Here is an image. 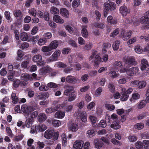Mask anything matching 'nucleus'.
<instances>
[{
  "mask_svg": "<svg viewBox=\"0 0 149 149\" xmlns=\"http://www.w3.org/2000/svg\"><path fill=\"white\" fill-rule=\"evenodd\" d=\"M115 67L117 68H123V65L120 61H115L114 63Z\"/></svg>",
  "mask_w": 149,
  "mask_h": 149,
  "instance_id": "de8ad7c7",
  "label": "nucleus"
},
{
  "mask_svg": "<svg viewBox=\"0 0 149 149\" xmlns=\"http://www.w3.org/2000/svg\"><path fill=\"white\" fill-rule=\"evenodd\" d=\"M128 139L129 141L132 142H134L136 141L137 140V137L134 135H130L128 136Z\"/></svg>",
  "mask_w": 149,
  "mask_h": 149,
  "instance_id": "603ef678",
  "label": "nucleus"
},
{
  "mask_svg": "<svg viewBox=\"0 0 149 149\" xmlns=\"http://www.w3.org/2000/svg\"><path fill=\"white\" fill-rule=\"evenodd\" d=\"M54 130L49 129L46 131L44 134V137L47 139L52 138L53 135Z\"/></svg>",
  "mask_w": 149,
  "mask_h": 149,
  "instance_id": "9b49d317",
  "label": "nucleus"
},
{
  "mask_svg": "<svg viewBox=\"0 0 149 149\" xmlns=\"http://www.w3.org/2000/svg\"><path fill=\"white\" fill-rule=\"evenodd\" d=\"M78 116H80L83 122H85L87 121L86 114L85 111H79L78 113Z\"/></svg>",
  "mask_w": 149,
  "mask_h": 149,
  "instance_id": "2eb2a0df",
  "label": "nucleus"
},
{
  "mask_svg": "<svg viewBox=\"0 0 149 149\" xmlns=\"http://www.w3.org/2000/svg\"><path fill=\"white\" fill-rule=\"evenodd\" d=\"M66 81L68 83L73 84H75L80 81L77 77L71 75H69L67 77Z\"/></svg>",
  "mask_w": 149,
  "mask_h": 149,
  "instance_id": "0eeeda50",
  "label": "nucleus"
},
{
  "mask_svg": "<svg viewBox=\"0 0 149 149\" xmlns=\"http://www.w3.org/2000/svg\"><path fill=\"white\" fill-rule=\"evenodd\" d=\"M111 142L113 144L116 145L120 146L122 145V143L121 142L114 138L112 139L111 140Z\"/></svg>",
  "mask_w": 149,
  "mask_h": 149,
  "instance_id": "0e129e2a",
  "label": "nucleus"
},
{
  "mask_svg": "<svg viewBox=\"0 0 149 149\" xmlns=\"http://www.w3.org/2000/svg\"><path fill=\"white\" fill-rule=\"evenodd\" d=\"M112 124L111 125V127L114 130H117L120 127L119 125V122L117 121H113L111 122Z\"/></svg>",
  "mask_w": 149,
  "mask_h": 149,
  "instance_id": "a211bd4d",
  "label": "nucleus"
},
{
  "mask_svg": "<svg viewBox=\"0 0 149 149\" xmlns=\"http://www.w3.org/2000/svg\"><path fill=\"white\" fill-rule=\"evenodd\" d=\"M50 11L51 13L53 14H57L59 13V10L54 7H52L50 9Z\"/></svg>",
  "mask_w": 149,
  "mask_h": 149,
  "instance_id": "c03bdc74",
  "label": "nucleus"
},
{
  "mask_svg": "<svg viewBox=\"0 0 149 149\" xmlns=\"http://www.w3.org/2000/svg\"><path fill=\"white\" fill-rule=\"evenodd\" d=\"M80 0H74L72 3V6L74 8L78 7L80 4Z\"/></svg>",
  "mask_w": 149,
  "mask_h": 149,
  "instance_id": "e433bc0d",
  "label": "nucleus"
},
{
  "mask_svg": "<svg viewBox=\"0 0 149 149\" xmlns=\"http://www.w3.org/2000/svg\"><path fill=\"white\" fill-rule=\"evenodd\" d=\"M42 18L46 21H48L49 20V14L47 12H45L44 13Z\"/></svg>",
  "mask_w": 149,
  "mask_h": 149,
  "instance_id": "e2e57ef3",
  "label": "nucleus"
},
{
  "mask_svg": "<svg viewBox=\"0 0 149 149\" xmlns=\"http://www.w3.org/2000/svg\"><path fill=\"white\" fill-rule=\"evenodd\" d=\"M143 127L144 125L142 123H138L135 125V128L139 130H140L143 128Z\"/></svg>",
  "mask_w": 149,
  "mask_h": 149,
  "instance_id": "69168bd1",
  "label": "nucleus"
},
{
  "mask_svg": "<svg viewBox=\"0 0 149 149\" xmlns=\"http://www.w3.org/2000/svg\"><path fill=\"white\" fill-rule=\"evenodd\" d=\"M94 58L95 59L94 60V63L95 65H97V66L99 64L100 62L101 61V58L100 56L98 55H96Z\"/></svg>",
  "mask_w": 149,
  "mask_h": 149,
  "instance_id": "4c0bfd02",
  "label": "nucleus"
},
{
  "mask_svg": "<svg viewBox=\"0 0 149 149\" xmlns=\"http://www.w3.org/2000/svg\"><path fill=\"white\" fill-rule=\"evenodd\" d=\"M75 91L73 89H67L64 91V94L66 95H69L68 100L69 101L74 100L77 97V95L75 94Z\"/></svg>",
  "mask_w": 149,
  "mask_h": 149,
  "instance_id": "f03ea898",
  "label": "nucleus"
},
{
  "mask_svg": "<svg viewBox=\"0 0 149 149\" xmlns=\"http://www.w3.org/2000/svg\"><path fill=\"white\" fill-rule=\"evenodd\" d=\"M79 129V127L77 123H72L69 125V130L73 132H76Z\"/></svg>",
  "mask_w": 149,
  "mask_h": 149,
  "instance_id": "4468645a",
  "label": "nucleus"
},
{
  "mask_svg": "<svg viewBox=\"0 0 149 149\" xmlns=\"http://www.w3.org/2000/svg\"><path fill=\"white\" fill-rule=\"evenodd\" d=\"M147 12L145 15L142 16L140 19V22L143 24H149V15L147 14Z\"/></svg>",
  "mask_w": 149,
  "mask_h": 149,
  "instance_id": "f8f14e48",
  "label": "nucleus"
},
{
  "mask_svg": "<svg viewBox=\"0 0 149 149\" xmlns=\"http://www.w3.org/2000/svg\"><path fill=\"white\" fill-rule=\"evenodd\" d=\"M38 118L39 122H42L46 120L47 118L46 115L45 113H40L38 115Z\"/></svg>",
  "mask_w": 149,
  "mask_h": 149,
  "instance_id": "393cba45",
  "label": "nucleus"
},
{
  "mask_svg": "<svg viewBox=\"0 0 149 149\" xmlns=\"http://www.w3.org/2000/svg\"><path fill=\"white\" fill-rule=\"evenodd\" d=\"M21 79L23 80L29 81L33 80V79L31 76L26 73H23L21 75Z\"/></svg>",
  "mask_w": 149,
  "mask_h": 149,
  "instance_id": "ddd939ff",
  "label": "nucleus"
},
{
  "mask_svg": "<svg viewBox=\"0 0 149 149\" xmlns=\"http://www.w3.org/2000/svg\"><path fill=\"white\" fill-rule=\"evenodd\" d=\"M14 15L16 17L21 19L23 17V15L21 11L19 10H15L13 13Z\"/></svg>",
  "mask_w": 149,
  "mask_h": 149,
  "instance_id": "bb28decb",
  "label": "nucleus"
},
{
  "mask_svg": "<svg viewBox=\"0 0 149 149\" xmlns=\"http://www.w3.org/2000/svg\"><path fill=\"white\" fill-rule=\"evenodd\" d=\"M20 38L22 41H25L28 39V36L26 33L22 32L20 34Z\"/></svg>",
  "mask_w": 149,
  "mask_h": 149,
  "instance_id": "473e14b6",
  "label": "nucleus"
},
{
  "mask_svg": "<svg viewBox=\"0 0 149 149\" xmlns=\"http://www.w3.org/2000/svg\"><path fill=\"white\" fill-rule=\"evenodd\" d=\"M121 92L120 93L122 95L120 97V100L122 101H126L129 97V94L131 93L133 90L131 88H129L126 90L125 88L121 89Z\"/></svg>",
  "mask_w": 149,
  "mask_h": 149,
  "instance_id": "f257e3e1",
  "label": "nucleus"
},
{
  "mask_svg": "<svg viewBox=\"0 0 149 149\" xmlns=\"http://www.w3.org/2000/svg\"><path fill=\"white\" fill-rule=\"evenodd\" d=\"M95 130L93 129L88 130L87 132V134H88V136L89 137H92L95 135Z\"/></svg>",
  "mask_w": 149,
  "mask_h": 149,
  "instance_id": "f704fd0d",
  "label": "nucleus"
},
{
  "mask_svg": "<svg viewBox=\"0 0 149 149\" xmlns=\"http://www.w3.org/2000/svg\"><path fill=\"white\" fill-rule=\"evenodd\" d=\"M49 122L52 123L53 125L55 127H59L61 124V122L60 120L54 119L49 120Z\"/></svg>",
  "mask_w": 149,
  "mask_h": 149,
  "instance_id": "4be33fe9",
  "label": "nucleus"
},
{
  "mask_svg": "<svg viewBox=\"0 0 149 149\" xmlns=\"http://www.w3.org/2000/svg\"><path fill=\"white\" fill-rule=\"evenodd\" d=\"M103 145V142L99 141H97V142L95 143V147L97 149H100L102 146Z\"/></svg>",
  "mask_w": 149,
  "mask_h": 149,
  "instance_id": "09e8293b",
  "label": "nucleus"
},
{
  "mask_svg": "<svg viewBox=\"0 0 149 149\" xmlns=\"http://www.w3.org/2000/svg\"><path fill=\"white\" fill-rule=\"evenodd\" d=\"M21 109L22 112L27 115H29L30 113L35 110V108L31 106H28L25 104L23 105L21 107Z\"/></svg>",
  "mask_w": 149,
  "mask_h": 149,
  "instance_id": "423d86ee",
  "label": "nucleus"
},
{
  "mask_svg": "<svg viewBox=\"0 0 149 149\" xmlns=\"http://www.w3.org/2000/svg\"><path fill=\"white\" fill-rule=\"evenodd\" d=\"M81 33L82 36L86 38L88 36V33L85 27L83 28L82 29Z\"/></svg>",
  "mask_w": 149,
  "mask_h": 149,
  "instance_id": "49530a36",
  "label": "nucleus"
},
{
  "mask_svg": "<svg viewBox=\"0 0 149 149\" xmlns=\"http://www.w3.org/2000/svg\"><path fill=\"white\" fill-rule=\"evenodd\" d=\"M105 107L109 111L113 110L115 108V107L114 105L109 104H105Z\"/></svg>",
  "mask_w": 149,
  "mask_h": 149,
  "instance_id": "79ce46f5",
  "label": "nucleus"
},
{
  "mask_svg": "<svg viewBox=\"0 0 149 149\" xmlns=\"http://www.w3.org/2000/svg\"><path fill=\"white\" fill-rule=\"evenodd\" d=\"M136 148L138 149H141L143 148V145L142 143L140 141H138L135 143Z\"/></svg>",
  "mask_w": 149,
  "mask_h": 149,
  "instance_id": "bf43d9fd",
  "label": "nucleus"
},
{
  "mask_svg": "<svg viewBox=\"0 0 149 149\" xmlns=\"http://www.w3.org/2000/svg\"><path fill=\"white\" fill-rule=\"evenodd\" d=\"M132 34V31H130L128 32H126L123 30L121 32V36L124 40H127L130 38Z\"/></svg>",
  "mask_w": 149,
  "mask_h": 149,
  "instance_id": "1a4fd4ad",
  "label": "nucleus"
},
{
  "mask_svg": "<svg viewBox=\"0 0 149 149\" xmlns=\"http://www.w3.org/2000/svg\"><path fill=\"white\" fill-rule=\"evenodd\" d=\"M94 25L95 27L100 29H103L105 26L102 23H96L94 24Z\"/></svg>",
  "mask_w": 149,
  "mask_h": 149,
  "instance_id": "052dcab7",
  "label": "nucleus"
},
{
  "mask_svg": "<svg viewBox=\"0 0 149 149\" xmlns=\"http://www.w3.org/2000/svg\"><path fill=\"white\" fill-rule=\"evenodd\" d=\"M61 54L60 50L55 51L52 54L53 57L55 60H57Z\"/></svg>",
  "mask_w": 149,
  "mask_h": 149,
  "instance_id": "58836bf2",
  "label": "nucleus"
},
{
  "mask_svg": "<svg viewBox=\"0 0 149 149\" xmlns=\"http://www.w3.org/2000/svg\"><path fill=\"white\" fill-rule=\"evenodd\" d=\"M29 14L34 17H36L37 15V11L34 8H32L29 11Z\"/></svg>",
  "mask_w": 149,
  "mask_h": 149,
  "instance_id": "13d9d810",
  "label": "nucleus"
},
{
  "mask_svg": "<svg viewBox=\"0 0 149 149\" xmlns=\"http://www.w3.org/2000/svg\"><path fill=\"white\" fill-rule=\"evenodd\" d=\"M143 146L146 148H148L149 146V141L147 140H144L142 143Z\"/></svg>",
  "mask_w": 149,
  "mask_h": 149,
  "instance_id": "774afa93",
  "label": "nucleus"
},
{
  "mask_svg": "<svg viewBox=\"0 0 149 149\" xmlns=\"http://www.w3.org/2000/svg\"><path fill=\"white\" fill-rule=\"evenodd\" d=\"M83 141H77L74 143L73 147L76 149H81L83 147Z\"/></svg>",
  "mask_w": 149,
  "mask_h": 149,
  "instance_id": "6ab92c4d",
  "label": "nucleus"
},
{
  "mask_svg": "<svg viewBox=\"0 0 149 149\" xmlns=\"http://www.w3.org/2000/svg\"><path fill=\"white\" fill-rule=\"evenodd\" d=\"M120 13L123 16H126L128 12V9L125 6H122L120 8Z\"/></svg>",
  "mask_w": 149,
  "mask_h": 149,
  "instance_id": "412c9836",
  "label": "nucleus"
},
{
  "mask_svg": "<svg viewBox=\"0 0 149 149\" xmlns=\"http://www.w3.org/2000/svg\"><path fill=\"white\" fill-rule=\"evenodd\" d=\"M120 29L119 28H117L115 29L111 33L110 37H115L119 33Z\"/></svg>",
  "mask_w": 149,
  "mask_h": 149,
  "instance_id": "8fccbe9b",
  "label": "nucleus"
},
{
  "mask_svg": "<svg viewBox=\"0 0 149 149\" xmlns=\"http://www.w3.org/2000/svg\"><path fill=\"white\" fill-rule=\"evenodd\" d=\"M57 108L55 107L53 108H49L47 109L46 110V112L47 113H51L53 112L57 111Z\"/></svg>",
  "mask_w": 149,
  "mask_h": 149,
  "instance_id": "a19ab883",
  "label": "nucleus"
},
{
  "mask_svg": "<svg viewBox=\"0 0 149 149\" xmlns=\"http://www.w3.org/2000/svg\"><path fill=\"white\" fill-rule=\"evenodd\" d=\"M111 45L109 42L104 43L103 44L102 52L103 53H105L107 51V49H108L111 47Z\"/></svg>",
  "mask_w": 149,
  "mask_h": 149,
  "instance_id": "2f4dec72",
  "label": "nucleus"
},
{
  "mask_svg": "<svg viewBox=\"0 0 149 149\" xmlns=\"http://www.w3.org/2000/svg\"><path fill=\"white\" fill-rule=\"evenodd\" d=\"M17 53L18 57L17 58V59L19 61L23 57L24 55L23 52L22 50L19 49Z\"/></svg>",
  "mask_w": 149,
  "mask_h": 149,
  "instance_id": "a18cd8bd",
  "label": "nucleus"
},
{
  "mask_svg": "<svg viewBox=\"0 0 149 149\" xmlns=\"http://www.w3.org/2000/svg\"><path fill=\"white\" fill-rule=\"evenodd\" d=\"M60 13L61 15L66 18L69 17L68 11L65 8H62L60 10Z\"/></svg>",
  "mask_w": 149,
  "mask_h": 149,
  "instance_id": "aec40b11",
  "label": "nucleus"
},
{
  "mask_svg": "<svg viewBox=\"0 0 149 149\" xmlns=\"http://www.w3.org/2000/svg\"><path fill=\"white\" fill-rule=\"evenodd\" d=\"M11 98L12 103L14 104H16L19 102V97L15 93L13 92L11 95Z\"/></svg>",
  "mask_w": 149,
  "mask_h": 149,
  "instance_id": "dca6fc26",
  "label": "nucleus"
},
{
  "mask_svg": "<svg viewBox=\"0 0 149 149\" xmlns=\"http://www.w3.org/2000/svg\"><path fill=\"white\" fill-rule=\"evenodd\" d=\"M42 56L39 54L35 55L33 58V60L34 62L37 63L38 66H43L45 65V62L42 59Z\"/></svg>",
  "mask_w": 149,
  "mask_h": 149,
  "instance_id": "20e7f679",
  "label": "nucleus"
},
{
  "mask_svg": "<svg viewBox=\"0 0 149 149\" xmlns=\"http://www.w3.org/2000/svg\"><path fill=\"white\" fill-rule=\"evenodd\" d=\"M52 69L48 66L44 67L40 69L39 71V74L41 75L44 76L46 74L51 72Z\"/></svg>",
  "mask_w": 149,
  "mask_h": 149,
  "instance_id": "6e6552de",
  "label": "nucleus"
},
{
  "mask_svg": "<svg viewBox=\"0 0 149 149\" xmlns=\"http://www.w3.org/2000/svg\"><path fill=\"white\" fill-rule=\"evenodd\" d=\"M146 100H142L138 105V108L139 109H141L143 108L146 105L147 103Z\"/></svg>",
  "mask_w": 149,
  "mask_h": 149,
  "instance_id": "ea45409f",
  "label": "nucleus"
},
{
  "mask_svg": "<svg viewBox=\"0 0 149 149\" xmlns=\"http://www.w3.org/2000/svg\"><path fill=\"white\" fill-rule=\"evenodd\" d=\"M58 42L56 40L52 41L49 45L50 47L52 50L53 49H56L58 46Z\"/></svg>",
  "mask_w": 149,
  "mask_h": 149,
  "instance_id": "7c9ffc66",
  "label": "nucleus"
},
{
  "mask_svg": "<svg viewBox=\"0 0 149 149\" xmlns=\"http://www.w3.org/2000/svg\"><path fill=\"white\" fill-rule=\"evenodd\" d=\"M47 40H45L43 37L40 39L38 41V44L39 45L41 46L46 42Z\"/></svg>",
  "mask_w": 149,
  "mask_h": 149,
  "instance_id": "864d4df0",
  "label": "nucleus"
},
{
  "mask_svg": "<svg viewBox=\"0 0 149 149\" xmlns=\"http://www.w3.org/2000/svg\"><path fill=\"white\" fill-rule=\"evenodd\" d=\"M44 126L45 125H39L36 126H35V128L36 130H37L39 131L42 132L45 130L44 128Z\"/></svg>",
  "mask_w": 149,
  "mask_h": 149,
  "instance_id": "3c124183",
  "label": "nucleus"
},
{
  "mask_svg": "<svg viewBox=\"0 0 149 149\" xmlns=\"http://www.w3.org/2000/svg\"><path fill=\"white\" fill-rule=\"evenodd\" d=\"M50 46H43L42 47V50L43 52H47L52 50Z\"/></svg>",
  "mask_w": 149,
  "mask_h": 149,
  "instance_id": "37998d69",
  "label": "nucleus"
},
{
  "mask_svg": "<svg viewBox=\"0 0 149 149\" xmlns=\"http://www.w3.org/2000/svg\"><path fill=\"white\" fill-rule=\"evenodd\" d=\"M74 55V57L76 58L74 59V61H75L76 63H77V62L79 61V60L82 59H83V56L81 54H77L76 55Z\"/></svg>",
  "mask_w": 149,
  "mask_h": 149,
  "instance_id": "680f3d73",
  "label": "nucleus"
},
{
  "mask_svg": "<svg viewBox=\"0 0 149 149\" xmlns=\"http://www.w3.org/2000/svg\"><path fill=\"white\" fill-rule=\"evenodd\" d=\"M32 120L31 118H28L25 121V125H22V127L24 128L26 126L28 128L30 127L32 124Z\"/></svg>",
  "mask_w": 149,
  "mask_h": 149,
  "instance_id": "c85d7f7f",
  "label": "nucleus"
},
{
  "mask_svg": "<svg viewBox=\"0 0 149 149\" xmlns=\"http://www.w3.org/2000/svg\"><path fill=\"white\" fill-rule=\"evenodd\" d=\"M146 85V82L145 81H141L139 82L138 86L141 89L144 88Z\"/></svg>",
  "mask_w": 149,
  "mask_h": 149,
  "instance_id": "4d7b16f0",
  "label": "nucleus"
},
{
  "mask_svg": "<svg viewBox=\"0 0 149 149\" xmlns=\"http://www.w3.org/2000/svg\"><path fill=\"white\" fill-rule=\"evenodd\" d=\"M120 45V41L118 40H116L114 42L112 45V47L114 50H117L119 47Z\"/></svg>",
  "mask_w": 149,
  "mask_h": 149,
  "instance_id": "c9c22d12",
  "label": "nucleus"
},
{
  "mask_svg": "<svg viewBox=\"0 0 149 149\" xmlns=\"http://www.w3.org/2000/svg\"><path fill=\"white\" fill-rule=\"evenodd\" d=\"M104 5L105 7V9L109 12L113 11L116 8V4L112 2H109V3H104Z\"/></svg>",
  "mask_w": 149,
  "mask_h": 149,
  "instance_id": "7ed1b4c3",
  "label": "nucleus"
},
{
  "mask_svg": "<svg viewBox=\"0 0 149 149\" xmlns=\"http://www.w3.org/2000/svg\"><path fill=\"white\" fill-rule=\"evenodd\" d=\"M139 68L137 67H133L127 69L126 73L130 76H134L138 72Z\"/></svg>",
  "mask_w": 149,
  "mask_h": 149,
  "instance_id": "9d476101",
  "label": "nucleus"
},
{
  "mask_svg": "<svg viewBox=\"0 0 149 149\" xmlns=\"http://www.w3.org/2000/svg\"><path fill=\"white\" fill-rule=\"evenodd\" d=\"M15 74V71L9 72L8 74V80L11 81L14 80V76Z\"/></svg>",
  "mask_w": 149,
  "mask_h": 149,
  "instance_id": "72a5a7b5",
  "label": "nucleus"
},
{
  "mask_svg": "<svg viewBox=\"0 0 149 149\" xmlns=\"http://www.w3.org/2000/svg\"><path fill=\"white\" fill-rule=\"evenodd\" d=\"M52 35L51 33L48 32L44 34L43 35V38L46 40L50 39L52 37Z\"/></svg>",
  "mask_w": 149,
  "mask_h": 149,
  "instance_id": "5fc2aeb1",
  "label": "nucleus"
},
{
  "mask_svg": "<svg viewBox=\"0 0 149 149\" xmlns=\"http://www.w3.org/2000/svg\"><path fill=\"white\" fill-rule=\"evenodd\" d=\"M49 94L47 92L44 93H39L36 94V96L39 99L42 100L44 98H47Z\"/></svg>",
  "mask_w": 149,
  "mask_h": 149,
  "instance_id": "f3484780",
  "label": "nucleus"
},
{
  "mask_svg": "<svg viewBox=\"0 0 149 149\" xmlns=\"http://www.w3.org/2000/svg\"><path fill=\"white\" fill-rule=\"evenodd\" d=\"M13 86L15 88L18 87L21 83L20 81L18 79H16L15 81H13Z\"/></svg>",
  "mask_w": 149,
  "mask_h": 149,
  "instance_id": "6e6d98bb",
  "label": "nucleus"
},
{
  "mask_svg": "<svg viewBox=\"0 0 149 149\" xmlns=\"http://www.w3.org/2000/svg\"><path fill=\"white\" fill-rule=\"evenodd\" d=\"M65 113L64 112L61 111H58L55 114V117L58 118H62L65 116Z\"/></svg>",
  "mask_w": 149,
  "mask_h": 149,
  "instance_id": "cd10ccee",
  "label": "nucleus"
},
{
  "mask_svg": "<svg viewBox=\"0 0 149 149\" xmlns=\"http://www.w3.org/2000/svg\"><path fill=\"white\" fill-rule=\"evenodd\" d=\"M53 20L54 21L57 23H63L64 21L63 19L61 18L60 16L58 15H54L53 17Z\"/></svg>",
  "mask_w": 149,
  "mask_h": 149,
  "instance_id": "5701e85b",
  "label": "nucleus"
},
{
  "mask_svg": "<svg viewBox=\"0 0 149 149\" xmlns=\"http://www.w3.org/2000/svg\"><path fill=\"white\" fill-rule=\"evenodd\" d=\"M110 116L109 115L106 116L105 120H101L98 124L99 126L102 128L105 127L107 125H110L111 124Z\"/></svg>",
  "mask_w": 149,
  "mask_h": 149,
  "instance_id": "39448f33",
  "label": "nucleus"
},
{
  "mask_svg": "<svg viewBox=\"0 0 149 149\" xmlns=\"http://www.w3.org/2000/svg\"><path fill=\"white\" fill-rule=\"evenodd\" d=\"M62 145L63 146H65L67 144V139L66 136L65 134H63L61 135Z\"/></svg>",
  "mask_w": 149,
  "mask_h": 149,
  "instance_id": "c756f323",
  "label": "nucleus"
},
{
  "mask_svg": "<svg viewBox=\"0 0 149 149\" xmlns=\"http://www.w3.org/2000/svg\"><path fill=\"white\" fill-rule=\"evenodd\" d=\"M47 86L50 88H57L58 86L56 83L53 82H50L47 84Z\"/></svg>",
  "mask_w": 149,
  "mask_h": 149,
  "instance_id": "338daca9",
  "label": "nucleus"
},
{
  "mask_svg": "<svg viewBox=\"0 0 149 149\" xmlns=\"http://www.w3.org/2000/svg\"><path fill=\"white\" fill-rule=\"evenodd\" d=\"M125 64L128 65H135L136 62L135 59L133 57H131L127 59L125 62Z\"/></svg>",
  "mask_w": 149,
  "mask_h": 149,
  "instance_id": "b1692460",
  "label": "nucleus"
},
{
  "mask_svg": "<svg viewBox=\"0 0 149 149\" xmlns=\"http://www.w3.org/2000/svg\"><path fill=\"white\" fill-rule=\"evenodd\" d=\"M108 23H110L111 24H116L117 22V19L116 18L113 19L112 16L110 15L107 18Z\"/></svg>",
  "mask_w": 149,
  "mask_h": 149,
  "instance_id": "a878e982",
  "label": "nucleus"
}]
</instances>
